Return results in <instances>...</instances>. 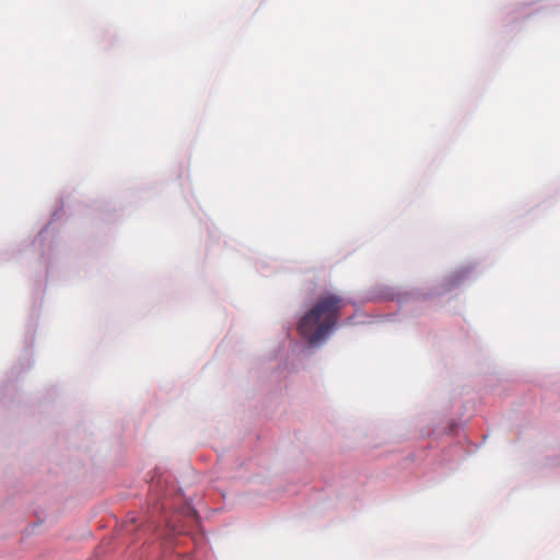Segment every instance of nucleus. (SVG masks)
<instances>
[{"label":"nucleus","mask_w":560,"mask_h":560,"mask_svg":"<svg viewBox=\"0 0 560 560\" xmlns=\"http://www.w3.org/2000/svg\"><path fill=\"white\" fill-rule=\"evenodd\" d=\"M343 306V300L336 294L320 295L298 323L299 334L310 345H317L335 329Z\"/></svg>","instance_id":"f257e3e1"}]
</instances>
